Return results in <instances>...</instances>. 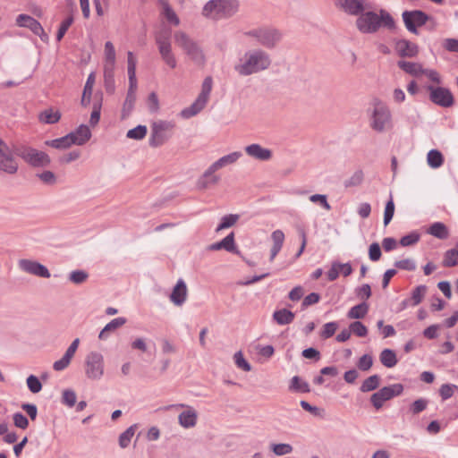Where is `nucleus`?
<instances>
[{
  "label": "nucleus",
  "instance_id": "f257e3e1",
  "mask_svg": "<svg viewBox=\"0 0 458 458\" xmlns=\"http://www.w3.org/2000/svg\"><path fill=\"white\" fill-rule=\"evenodd\" d=\"M272 64L271 56L260 48L250 49L239 57L234 71L241 76H250L267 70Z\"/></svg>",
  "mask_w": 458,
  "mask_h": 458
},
{
  "label": "nucleus",
  "instance_id": "f03ea898",
  "mask_svg": "<svg viewBox=\"0 0 458 458\" xmlns=\"http://www.w3.org/2000/svg\"><path fill=\"white\" fill-rule=\"evenodd\" d=\"M356 27L364 34L376 33L381 27L392 30L395 27V21L391 14L384 9L378 13L373 11L362 12L356 20Z\"/></svg>",
  "mask_w": 458,
  "mask_h": 458
},
{
  "label": "nucleus",
  "instance_id": "7ed1b4c3",
  "mask_svg": "<svg viewBox=\"0 0 458 458\" xmlns=\"http://www.w3.org/2000/svg\"><path fill=\"white\" fill-rule=\"evenodd\" d=\"M176 46L197 66L204 67L207 62L206 55L199 41L183 30L174 33Z\"/></svg>",
  "mask_w": 458,
  "mask_h": 458
},
{
  "label": "nucleus",
  "instance_id": "20e7f679",
  "mask_svg": "<svg viewBox=\"0 0 458 458\" xmlns=\"http://www.w3.org/2000/svg\"><path fill=\"white\" fill-rule=\"evenodd\" d=\"M369 127L377 132H385L392 127V114L388 106L380 98H374L367 110Z\"/></svg>",
  "mask_w": 458,
  "mask_h": 458
},
{
  "label": "nucleus",
  "instance_id": "39448f33",
  "mask_svg": "<svg viewBox=\"0 0 458 458\" xmlns=\"http://www.w3.org/2000/svg\"><path fill=\"white\" fill-rule=\"evenodd\" d=\"M239 9L238 0H209L202 7L201 15L211 21L226 20Z\"/></svg>",
  "mask_w": 458,
  "mask_h": 458
},
{
  "label": "nucleus",
  "instance_id": "423d86ee",
  "mask_svg": "<svg viewBox=\"0 0 458 458\" xmlns=\"http://www.w3.org/2000/svg\"><path fill=\"white\" fill-rule=\"evenodd\" d=\"M212 88L213 79L211 76H207L202 82L201 90L196 100L190 106L183 108L180 112V116L183 119H189L201 112L208 102Z\"/></svg>",
  "mask_w": 458,
  "mask_h": 458
},
{
  "label": "nucleus",
  "instance_id": "0eeeda50",
  "mask_svg": "<svg viewBox=\"0 0 458 458\" xmlns=\"http://www.w3.org/2000/svg\"><path fill=\"white\" fill-rule=\"evenodd\" d=\"M16 154L30 166L35 168L47 167L51 164L49 155L28 145H19L15 148Z\"/></svg>",
  "mask_w": 458,
  "mask_h": 458
},
{
  "label": "nucleus",
  "instance_id": "6e6552de",
  "mask_svg": "<svg viewBox=\"0 0 458 458\" xmlns=\"http://www.w3.org/2000/svg\"><path fill=\"white\" fill-rule=\"evenodd\" d=\"M175 123L173 121L157 120L150 125L148 143L150 147L158 148L167 142L173 136Z\"/></svg>",
  "mask_w": 458,
  "mask_h": 458
},
{
  "label": "nucleus",
  "instance_id": "1a4fd4ad",
  "mask_svg": "<svg viewBox=\"0 0 458 458\" xmlns=\"http://www.w3.org/2000/svg\"><path fill=\"white\" fill-rule=\"evenodd\" d=\"M155 41L162 61L171 69L177 66V59L173 50L171 31L160 30L155 34Z\"/></svg>",
  "mask_w": 458,
  "mask_h": 458
},
{
  "label": "nucleus",
  "instance_id": "9d476101",
  "mask_svg": "<svg viewBox=\"0 0 458 458\" xmlns=\"http://www.w3.org/2000/svg\"><path fill=\"white\" fill-rule=\"evenodd\" d=\"M171 410H182L178 415V424L185 429L192 428L197 425L198 422V411L197 410L186 403H174L165 405L159 408V411H168Z\"/></svg>",
  "mask_w": 458,
  "mask_h": 458
},
{
  "label": "nucleus",
  "instance_id": "9b49d317",
  "mask_svg": "<svg viewBox=\"0 0 458 458\" xmlns=\"http://www.w3.org/2000/svg\"><path fill=\"white\" fill-rule=\"evenodd\" d=\"M84 373L89 380L98 381L105 374V360L102 353L90 352L85 357Z\"/></svg>",
  "mask_w": 458,
  "mask_h": 458
},
{
  "label": "nucleus",
  "instance_id": "f8f14e48",
  "mask_svg": "<svg viewBox=\"0 0 458 458\" xmlns=\"http://www.w3.org/2000/svg\"><path fill=\"white\" fill-rule=\"evenodd\" d=\"M13 149L0 138V172L6 174H15L19 169V162Z\"/></svg>",
  "mask_w": 458,
  "mask_h": 458
},
{
  "label": "nucleus",
  "instance_id": "ddd939ff",
  "mask_svg": "<svg viewBox=\"0 0 458 458\" xmlns=\"http://www.w3.org/2000/svg\"><path fill=\"white\" fill-rule=\"evenodd\" d=\"M250 36L267 48H273L281 40L282 34L275 28H259L250 32Z\"/></svg>",
  "mask_w": 458,
  "mask_h": 458
},
{
  "label": "nucleus",
  "instance_id": "4468645a",
  "mask_svg": "<svg viewBox=\"0 0 458 458\" xmlns=\"http://www.w3.org/2000/svg\"><path fill=\"white\" fill-rule=\"evenodd\" d=\"M403 391V386L399 383L384 386L371 395L370 402L377 410H379L385 402L400 395Z\"/></svg>",
  "mask_w": 458,
  "mask_h": 458
},
{
  "label": "nucleus",
  "instance_id": "2eb2a0df",
  "mask_svg": "<svg viewBox=\"0 0 458 458\" xmlns=\"http://www.w3.org/2000/svg\"><path fill=\"white\" fill-rule=\"evenodd\" d=\"M426 89L429 94V100L435 105L445 108L454 105V96L447 88L428 85Z\"/></svg>",
  "mask_w": 458,
  "mask_h": 458
},
{
  "label": "nucleus",
  "instance_id": "dca6fc26",
  "mask_svg": "<svg viewBox=\"0 0 458 458\" xmlns=\"http://www.w3.org/2000/svg\"><path fill=\"white\" fill-rule=\"evenodd\" d=\"M402 18L406 29L413 33L418 34V27L423 26L428 21V15L422 11H404Z\"/></svg>",
  "mask_w": 458,
  "mask_h": 458
},
{
  "label": "nucleus",
  "instance_id": "f3484780",
  "mask_svg": "<svg viewBox=\"0 0 458 458\" xmlns=\"http://www.w3.org/2000/svg\"><path fill=\"white\" fill-rule=\"evenodd\" d=\"M18 267L21 271L32 276L42 278H49L51 276L47 267L36 260L21 259L18 261Z\"/></svg>",
  "mask_w": 458,
  "mask_h": 458
},
{
  "label": "nucleus",
  "instance_id": "a211bd4d",
  "mask_svg": "<svg viewBox=\"0 0 458 458\" xmlns=\"http://www.w3.org/2000/svg\"><path fill=\"white\" fill-rule=\"evenodd\" d=\"M16 25L21 28H27L30 30L35 35L38 36L43 41L47 39V35L45 33L41 24L33 17L28 14H19L16 17Z\"/></svg>",
  "mask_w": 458,
  "mask_h": 458
},
{
  "label": "nucleus",
  "instance_id": "6ab92c4d",
  "mask_svg": "<svg viewBox=\"0 0 458 458\" xmlns=\"http://www.w3.org/2000/svg\"><path fill=\"white\" fill-rule=\"evenodd\" d=\"M244 151L248 157L261 162L269 161L273 157V151L259 143L247 145Z\"/></svg>",
  "mask_w": 458,
  "mask_h": 458
},
{
  "label": "nucleus",
  "instance_id": "aec40b11",
  "mask_svg": "<svg viewBox=\"0 0 458 458\" xmlns=\"http://www.w3.org/2000/svg\"><path fill=\"white\" fill-rule=\"evenodd\" d=\"M336 4L350 15L359 16L367 8L366 0H336Z\"/></svg>",
  "mask_w": 458,
  "mask_h": 458
},
{
  "label": "nucleus",
  "instance_id": "412c9836",
  "mask_svg": "<svg viewBox=\"0 0 458 458\" xmlns=\"http://www.w3.org/2000/svg\"><path fill=\"white\" fill-rule=\"evenodd\" d=\"M187 297L188 288L186 283L182 279H179L172 290L169 300L174 305L182 307L187 301Z\"/></svg>",
  "mask_w": 458,
  "mask_h": 458
},
{
  "label": "nucleus",
  "instance_id": "4be33fe9",
  "mask_svg": "<svg viewBox=\"0 0 458 458\" xmlns=\"http://www.w3.org/2000/svg\"><path fill=\"white\" fill-rule=\"evenodd\" d=\"M217 170L210 165L203 174L198 178L196 182V187L199 190H206L211 185H215L219 182L220 176L216 174Z\"/></svg>",
  "mask_w": 458,
  "mask_h": 458
},
{
  "label": "nucleus",
  "instance_id": "5701e85b",
  "mask_svg": "<svg viewBox=\"0 0 458 458\" xmlns=\"http://www.w3.org/2000/svg\"><path fill=\"white\" fill-rule=\"evenodd\" d=\"M395 51L402 57L412 58L419 53V47L407 39H399L395 42Z\"/></svg>",
  "mask_w": 458,
  "mask_h": 458
},
{
  "label": "nucleus",
  "instance_id": "b1692460",
  "mask_svg": "<svg viewBox=\"0 0 458 458\" xmlns=\"http://www.w3.org/2000/svg\"><path fill=\"white\" fill-rule=\"evenodd\" d=\"M72 145L82 146L91 138V131L88 125L81 124L75 131L68 133Z\"/></svg>",
  "mask_w": 458,
  "mask_h": 458
},
{
  "label": "nucleus",
  "instance_id": "393cba45",
  "mask_svg": "<svg viewBox=\"0 0 458 458\" xmlns=\"http://www.w3.org/2000/svg\"><path fill=\"white\" fill-rule=\"evenodd\" d=\"M209 250H225L228 252L239 254V250L237 249V246L234 242V233H230L227 236H225L223 240L220 242L212 243L208 246Z\"/></svg>",
  "mask_w": 458,
  "mask_h": 458
},
{
  "label": "nucleus",
  "instance_id": "a878e982",
  "mask_svg": "<svg viewBox=\"0 0 458 458\" xmlns=\"http://www.w3.org/2000/svg\"><path fill=\"white\" fill-rule=\"evenodd\" d=\"M352 273V268L350 263L333 262L331 268L327 272V278L329 281H335L340 274L344 276H348Z\"/></svg>",
  "mask_w": 458,
  "mask_h": 458
},
{
  "label": "nucleus",
  "instance_id": "bb28decb",
  "mask_svg": "<svg viewBox=\"0 0 458 458\" xmlns=\"http://www.w3.org/2000/svg\"><path fill=\"white\" fill-rule=\"evenodd\" d=\"M136 91L137 89L128 88L126 98L121 111L122 119H126L131 114L136 101Z\"/></svg>",
  "mask_w": 458,
  "mask_h": 458
},
{
  "label": "nucleus",
  "instance_id": "cd10ccee",
  "mask_svg": "<svg viewBox=\"0 0 458 458\" xmlns=\"http://www.w3.org/2000/svg\"><path fill=\"white\" fill-rule=\"evenodd\" d=\"M127 322V319L123 317H119L112 319L109 323H107L104 328L100 331L98 335V338L100 340H106L108 338L109 334L111 332H114L119 327H123Z\"/></svg>",
  "mask_w": 458,
  "mask_h": 458
},
{
  "label": "nucleus",
  "instance_id": "c85d7f7f",
  "mask_svg": "<svg viewBox=\"0 0 458 458\" xmlns=\"http://www.w3.org/2000/svg\"><path fill=\"white\" fill-rule=\"evenodd\" d=\"M242 154L240 151H234L225 156L221 157L216 161L212 163L214 168L216 170H220L227 165H233L236 163L241 157Z\"/></svg>",
  "mask_w": 458,
  "mask_h": 458
},
{
  "label": "nucleus",
  "instance_id": "c756f323",
  "mask_svg": "<svg viewBox=\"0 0 458 458\" xmlns=\"http://www.w3.org/2000/svg\"><path fill=\"white\" fill-rule=\"evenodd\" d=\"M397 65L400 69H402L406 73L418 77L422 74L424 69L422 65L419 63L407 62V61H398Z\"/></svg>",
  "mask_w": 458,
  "mask_h": 458
},
{
  "label": "nucleus",
  "instance_id": "7c9ffc66",
  "mask_svg": "<svg viewBox=\"0 0 458 458\" xmlns=\"http://www.w3.org/2000/svg\"><path fill=\"white\" fill-rule=\"evenodd\" d=\"M294 317V313L287 309H281L273 313V319L280 326L291 324Z\"/></svg>",
  "mask_w": 458,
  "mask_h": 458
},
{
  "label": "nucleus",
  "instance_id": "2f4dec72",
  "mask_svg": "<svg viewBox=\"0 0 458 458\" xmlns=\"http://www.w3.org/2000/svg\"><path fill=\"white\" fill-rule=\"evenodd\" d=\"M427 233L441 240L446 239L449 236V230L447 226L441 222L433 223L427 230Z\"/></svg>",
  "mask_w": 458,
  "mask_h": 458
},
{
  "label": "nucleus",
  "instance_id": "473e14b6",
  "mask_svg": "<svg viewBox=\"0 0 458 458\" xmlns=\"http://www.w3.org/2000/svg\"><path fill=\"white\" fill-rule=\"evenodd\" d=\"M443 154L437 149H431L427 154V164L432 169H437L444 164Z\"/></svg>",
  "mask_w": 458,
  "mask_h": 458
},
{
  "label": "nucleus",
  "instance_id": "72a5a7b5",
  "mask_svg": "<svg viewBox=\"0 0 458 458\" xmlns=\"http://www.w3.org/2000/svg\"><path fill=\"white\" fill-rule=\"evenodd\" d=\"M38 119L41 123L54 124L61 119V113L58 110H54L53 108H47L39 114Z\"/></svg>",
  "mask_w": 458,
  "mask_h": 458
},
{
  "label": "nucleus",
  "instance_id": "f704fd0d",
  "mask_svg": "<svg viewBox=\"0 0 458 458\" xmlns=\"http://www.w3.org/2000/svg\"><path fill=\"white\" fill-rule=\"evenodd\" d=\"M96 76L94 72H91L87 79V81L84 86L82 98H81V105L87 106L90 102V98L92 95L93 86L95 84Z\"/></svg>",
  "mask_w": 458,
  "mask_h": 458
},
{
  "label": "nucleus",
  "instance_id": "c9c22d12",
  "mask_svg": "<svg viewBox=\"0 0 458 458\" xmlns=\"http://www.w3.org/2000/svg\"><path fill=\"white\" fill-rule=\"evenodd\" d=\"M379 360L386 368H393L398 362L396 353L391 349H384L380 353Z\"/></svg>",
  "mask_w": 458,
  "mask_h": 458
},
{
  "label": "nucleus",
  "instance_id": "e433bc0d",
  "mask_svg": "<svg viewBox=\"0 0 458 458\" xmlns=\"http://www.w3.org/2000/svg\"><path fill=\"white\" fill-rule=\"evenodd\" d=\"M368 311L369 305L366 302H361L352 307L347 313V317L350 319L363 318L367 315Z\"/></svg>",
  "mask_w": 458,
  "mask_h": 458
},
{
  "label": "nucleus",
  "instance_id": "4c0bfd02",
  "mask_svg": "<svg viewBox=\"0 0 458 458\" xmlns=\"http://www.w3.org/2000/svg\"><path fill=\"white\" fill-rule=\"evenodd\" d=\"M269 448L276 456H284L293 453V447L288 443H271Z\"/></svg>",
  "mask_w": 458,
  "mask_h": 458
},
{
  "label": "nucleus",
  "instance_id": "58836bf2",
  "mask_svg": "<svg viewBox=\"0 0 458 458\" xmlns=\"http://www.w3.org/2000/svg\"><path fill=\"white\" fill-rule=\"evenodd\" d=\"M138 428L137 424L130 426L125 431L120 434L118 438L119 446L123 449L129 446L131 438L133 437L135 431Z\"/></svg>",
  "mask_w": 458,
  "mask_h": 458
},
{
  "label": "nucleus",
  "instance_id": "ea45409f",
  "mask_svg": "<svg viewBox=\"0 0 458 458\" xmlns=\"http://www.w3.org/2000/svg\"><path fill=\"white\" fill-rule=\"evenodd\" d=\"M291 391L298 393H309L310 391L309 384L298 376H294L290 382Z\"/></svg>",
  "mask_w": 458,
  "mask_h": 458
},
{
  "label": "nucleus",
  "instance_id": "a19ab883",
  "mask_svg": "<svg viewBox=\"0 0 458 458\" xmlns=\"http://www.w3.org/2000/svg\"><path fill=\"white\" fill-rule=\"evenodd\" d=\"M46 145L57 149H64L71 147L72 144L71 141V137L69 136V134H67L58 139L47 140Z\"/></svg>",
  "mask_w": 458,
  "mask_h": 458
},
{
  "label": "nucleus",
  "instance_id": "79ce46f5",
  "mask_svg": "<svg viewBox=\"0 0 458 458\" xmlns=\"http://www.w3.org/2000/svg\"><path fill=\"white\" fill-rule=\"evenodd\" d=\"M239 218H240V216L237 214H230V215L224 216L221 218V222L217 225L216 231L219 232V231H222V230H225V229L233 226L237 223Z\"/></svg>",
  "mask_w": 458,
  "mask_h": 458
},
{
  "label": "nucleus",
  "instance_id": "37998d69",
  "mask_svg": "<svg viewBox=\"0 0 458 458\" xmlns=\"http://www.w3.org/2000/svg\"><path fill=\"white\" fill-rule=\"evenodd\" d=\"M36 177L44 184L53 186L57 183V176L49 170H44L36 174Z\"/></svg>",
  "mask_w": 458,
  "mask_h": 458
},
{
  "label": "nucleus",
  "instance_id": "c03bdc74",
  "mask_svg": "<svg viewBox=\"0 0 458 458\" xmlns=\"http://www.w3.org/2000/svg\"><path fill=\"white\" fill-rule=\"evenodd\" d=\"M163 15L166 19L168 22L174 26H178L180 24V19L175 13V12L172 9V7L168 4V3H163Z\"/></svg>",
  "mask_w": 458,
  "mask_h": 458
},
{
  "label": "nucleus",
  "instance_id": "a18cd8bd",
  "mask_svg": "<svg viewBox=\"0 0 458 458\" xmlns=\"http://www.w3.org/2000/svg\"><path fill=\"white\" fill-rule=\"evenodd\" d=\"M147 132L148 129L146 125H138L129 130L126 133V137L131 140H140L146 137Z\"/></svg>",
  "mask_w": 458,
  "mask_h": 458
},
{
  "label": "nucleus",
  "instance_id": "49530a36",
  "mask_svg": "<svg viewBox=\"0 0 458 458\" xmlns=\"http://www.w3.org/2000/svg\"><path fill=\"white\" fill-rule=\"evenodd\" d=\"M380 377L377 375H372L366 378L361 386L360 391L363 393L370 392L377 389L379 386Z\"/></svg>",
  "mask_w": 458,
  "mask_h": 458
},
{
  "label": "nucleus",
  "instance_id": "de8ad7c7",
  "mask_svg": "<svg viewBox=\"0 0 458 458\" xmlns=\"http://www.w3.org/2000/svg\"><path fill=\"white\" fill-rule=\"evenodd\" d=\"M427 293V286L426 285H418L411 293V306H417L419 305L423 298L425 297V294Z\"/></svg>",
  "mask_w": 458,
  "mask_h": 458
},
{
  "label": "nucleus",
  "instance_id": "09e8293b",
  "mask_svg": "<svg viewBox=\"0 0 458 458\" xmlns=\"http://www.w3.org/2000/svg\"><path fill=\"white\" fill-rule=\"evenodd\" d=\"M73 356L68 353L67 352H64L63 357L60 360H55L53 363V369L55 371H63L65 369L69 367L71 364V361L72 360Z\"/></svg>",
  "mask_w": 458,
  "mask_h": 458
},
{
  "label": "nucleus",
  "instance_id": "8fccbe9b",
  "mask_svg": "<svg viewBox=\"0 0 458 458\" xmlns=\"http://www.w3.org/2000/svg\"><path fill=\"white\" fill-rule=\"evenodd\" d=\"M116 68V61H104L103 63V76L109 83H112V77H114V71Z\"/></svg>",
  "mask_w": 458,
  "mask_h": 458
},
{
  "label": "nucleus",
  "instance_id": "3c124183",
  "mask_svg": "<svg viewBox=\"0 0 458 458\" xmlns=\"http://www.w3.org/2000/svg\"><path fill=\"white\" fill-rule=\"evenodd\" d=\"M443 265L448 267L458 265V250L456 249L448 250L445 253Z\"/></svg>",
  "mask_w": 458,
  "mask_h": 458
},
{
  "label": "nucleus",
  "instance_id": "603ef678",
  "mask_svg": "<svg viewBox=\"0 0 458 458\" xmlns=\"http://www.w3.org/2000/svg\"><path fill=\"white\" fill-rule=\"evenodd\" d=\"M428 401L425 398H420L415 400L409 408V411L411 414L417 415L423 411H425L428 407Z\"/></svg>",
  "mask_w": 458,
  "mask_h": 458
},
{
  "label": "nucleus",
  "instance_id": "864d4df0",
  "mask_svg": "<svg viewBox=\"0 0 458 458\" xmlns=\"http://www.w3.org/2000/svg\"><path fill=\"white\" fill-rule=\"evenodd\" d=\"M233 360L237 368L241 369L242 370L246 372L251 370L250 364L245 360L243 353L241 351L234 353Z\"/></svg>",
  "mask_w": 458,
  "mask_h": 458
},
{
  "label": "nucleus",
  "instance_id": "5fc2aeb1",
  "mask_svg": "<svg viewBox=\"0 0 458 458\" xmlns=\"http://www.w3.org/2000/svg\"><path fill=\"white\" fill-rule=\"evenodd\" d=\"M89 277V274L84 270H73L69 274V280L75 284H81Z\"/></svg>",
  "mask_w": 458,
  "mask_h": 458
},
{
  "label": "nucleus",
  "instance_id": "6e6d98bb",
  "mask_svg": "<svg viewBox=\"0 0 458 458\" xmlns=\"http://www.w3.org/2000/svg\"><path fill=\"white\" fill-rule=\"evenodd\" d=\"M77 400L76 393L72 389H65L63 391L62 403L66 406L72 408L75 405Z\"/></svg>",
  "mask_w": 458,
  "mask_h": 458
},
{
  "label": "nucleus",
  "instance_id": "4d7b16f0",
  "mask_svg": "<svg viewBox=\"0 0 458 458\" xmlns=\"http://www.w3.org/2000/svg\"><path fill=\"white\" fill-rule=\"evenodd\" d=\"M26 384L29 388V390L33 394H38L42 389V384L39 381V379L34 376L30 375L26 379Z\"/></svg>",
  "mask_w": 458,
  "mask_h": 458
},
{
  "label": "nucleus",
  "instance_id": "13d9d810",
  "mask_svg": "<svg viewBox=\"0 0 458 458\" xmlns=\"http://www.w3.org/2000/svg\"><path fill=\"white\" fill-rule=\"evenodd\" d=\"M351 333L354 334L359 337H364L368 335L367 327L360 321H354L350 324Z\"/></svg>",
  "mask_w": 458,
  "mask_h": 458
},
{
  "label": "nucleus",
  "instance_id": "bf43d9fd",
  "mask_svg": "<svg viewBox=\"0 0 458 458\" xmlns=\"http://www.w3.org/2000/svg\"><path fill=\"white\" fill-rule=\"evenodd\" d=\"M337 328H338L337 322L333 321V322L326 323L323 326V328L320 332V336L324 339L330 338L331 336H333L335 335Z\"/></svg>",
  "mask_w": 458,
  "mask_h": 458
},
{
  "label": "nucleus",
  "instance_id": "052dcab7",
  "mask_svg": "<svg viewBox=\"0 0 458 458\" xmlns=\"http://www.w3.org/2000/svg\"><path fill=\"white\" fill-rule=\"evenodd\" d=\"M455 389H458V386L455 385L444 384L439 388V394H440L441 398L445 401L453 396Z\"/></svg>",
  "mask_w": 458,
  "mask_h": 458
},
{
  "label": "nucleus",
  "instance_id": "680f3d73",
  "mask_svg": "<svg viewBox=\"0 0 458 458\" xmlns=\"http://www.w3.org/2000/svg\"><path fill=\"white\" fill-rule=\"evenodd\" d=\"M394 267L406 271L416 269V262L412 259H404L394 262Z\"/></svg>",
  "mask_w": 458,
  "mask_h": 458
},
{
  "label": "nucleus",
  "instance_id": "e2e57ef3",
  "mask_svg": "<svg viewBox=\"0 0 458 458\" xmlns=\"http://www.w3.org/2000/svg\"><path fill=\"white\" fill-rule=\"evenodd\" d=\"M309 199L312 203L318 204L326 210L331 209V206L329 205V203L327 201V197L325 194H313V195L310 196Z\"/></svg>",
  "mask_w": 458,
  "mask_h": 458
},
{
  "label": "nucleus",
  "instance_id": "0e129e2a",
  "mask_svg": "<svg viewBox=\"0 0 458 458\" xmlns=\"http://www.w3.org/2000/svg\"><path fill=\"white\" fill-rule=\"evenodd\" d=\"M100 112H101V102L100 101L95 102L93 104V109H92L90 118H89L90 126L94 127L99 123Z\"/></svg>",
  "mask_w": 458,
  "mask_h": 458
},
{
  "label": "nucleus",
  "instance_id": "69168bd1",
  "mask_svg": "<svg viewBox=\"0 0 458 458\" xmlns=\"http://www.w3.org/2000/svg\"><path fill=\"white\" fill-rule=\"evenodd\" d=\"M104 61H116V53L114 44L106 41L104 47Z\"/></svg>",
  "mask_w": 458,
  "mask_h": 458
},
{
  "label": "nucleus",
  "instance_id": "338daca9",
  "mask_svg": "<svg viewBox=\"0 0 458 458\" xmlns=\"http://www.w3.org/2000/svg\"><path fill=\"white\" fill-rule=\"evenodd\" d=\"M420 237V236L418 233L412 232L402 237L400 240V244L403 247L413 245L419 242Z\"/></svg>",
  "mask_w": 458,
  "mask_h": 458
},
{
  "label": "nucleus",
  "instance_id": "774afa93",
  "mask_svg": "<svg viewBox=\"0 0 458 458\" xmlns=\"http://www.w3.org/2000/svg\"><path fill=\"white\" fill-rule=\"evenodd\" d=\"M148 108L151 114H156L159 110V100L155 92H151L148 97Z\"/></svg>",
  "mask_w": 458,
  "mask_h": 458
}]
</instances>
